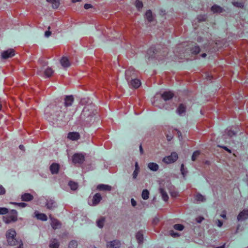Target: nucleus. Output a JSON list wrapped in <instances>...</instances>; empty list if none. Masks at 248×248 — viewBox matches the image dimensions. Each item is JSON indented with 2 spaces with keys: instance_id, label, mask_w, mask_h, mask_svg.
<instances>
[{
  "instance_id": "c03bdc74",
  "label": "nucleus",
  "mask_w": 248,
  "mask_h": 248,
  "mask_svg": "<svg viewBox=\"0 0 248 248\" xmlns=\"http://www.w3.org/2000/svg\"><path fill=\"white\" fill-rule=\"evenodd\" d=\"M200 155V152L199 151H195L192 155V161H195L197 157Z\"/></svg>"
},
{
  "instance_id": "680f3d73",
  "label": "nucleus",
  "mask_w": 248,
  "mask_h": 248,
  "mask_svg": "<svg viewBox=\"0 0 248 248\" xmlns=\"http://www.w3.org/2000/svg\"><path fill=\"white\" fill-rule=\"evenodd\" d=\"M140 152L141 155H142L143 154V150L141 144L140 146Z\"/></svg>"
},
{
  "instance_id": "0e129e2a",
  "label": "nucleus",
  "mask_w": 248,
  "mask_h": 248,
  "mask_svg": "<svg viewBox=\"0 0 248 248\" xmlns=\"http://www.w3.org/2000/svg\"><path fill=\"white\" fill-rule=\"evenodd\" d=\"M167 138L168 140L170 141L172 139V136L171 135H170V136L167 135Z\"/></svg>"
},
{
  "instance_id": "13d9d810",
  "label": "nucleus",
  "mask_w": 248,
  "mask_h": 248,
  "mask_svg": "<svg viewBox=\"0 0 248 248\" xmlns=\"http://www.w3.org/2000/svg\"><path fill=\"white\" fill-rule=\"evenodd\" d=\"M220 216L223 218H226V212L225 211H224L220 215Z\"/></svg>"
},
{
  "instance_id": "2eb2a0df",
  "label": "nucleus",
  "mask_w": 248,
  "mask_h": 248,
  "mask_svg": "<svg viewBox=\"0 0 248 248\" xmlns=\"http://www.w3.org/2000/svg\"><path fill=\"white\" fill-rule=\"evenodd\" d=\"M49 218L51 221V225L53 229L55 230L61 226V223L58 220L52 217L51 215H49Z\"/></svg>"
},
{
  "instance_id": "69168bd1",
  "label": "nucleus",
  "mask_w": 248,
  "mask_h": 248,
  "mask_svg": "<svg viewBox=\"0 0 248 248\" xmlns=\"http://www.w3.org/2000/svg\"><path fill=\"white\" fill-rule=\"evenodd\" d=\"M225 244H224L223 245L217 247L216 248H225Z\"/></svg>"
},
{
  "instance_id": "7ed1b4c3",
  "label": "nucleus",
  "mask_w": 248,
  "mask_h": 248,
  "mask_svg": "<svg viewBox=\"0 0 248 248\" xmlns=\"http://www.w3.org/2000/svg\"><path fill=\"white\" fill-rule=\"evenodd\" d=\"M17 219V212L14 209L8 212L7 215L3 217V221L6 224L15 222Z\"/></svg>"
},
{
  "instance_id": "864d4df0",
  "label": "nucleus",
  "mask_w": 248,
  "mask_h": 248,
  "mask_svg": "<svg viewBox=\"0 0 248 248\" xmlns=\"http://www.w3.org/2000/svg\"><path fill=\"white\" fill-rule=\"evenodd\" d=\"M131 203L133 207H135L137 204V202L134 199H131Z\"/></svg>"
},
{
  "instance_id": "5701e85b",
  "label": "nucleus",
  "mask_w": 248,
  "mask_h": 248,
  "mask_svg": "<svg viewBox=\"0 0 248 248\" xmlns=\"http://www.w3.org/2000/svg\"><path fill=\"white\" fill-rule=\"evenodd\" d=\"M68 138L72 140H76L79 138V134L78 132H70L68 134Z\"/></svg>"
},
{
  "instance_id": "473e14b6",
  "label": "nucleus",
  "mask_w": 248,
  "mask_h": 248,
  "mask_svg": "<svg viewBox=\"0 0 248 248\" xmlns=\"http://www.w3.org/2000/svg\"><path fill=\"white\" fill-rule=\"evenodd\" d=\"M235 132H234L233 131L227 129L225 131V134L223 135V136L224 137V138H225L226 136H228L229 137H232V136L235 135Z\"/></svg>"
},
{
  "instance_id": "a18cd8bd",
  "label": "nucleus",
  "mask_w": 248,
  "mask_h": 248,
  "mask_svg": "<svg viewBox=\"0 0 248 248\" xmlns=\"http://www.w3.org/2000/svg\"><path fill=\"white\" fill-rule=\"evenodd\" d=\"M8 209L5 207H0V215H6L8 212Z\"/></svg>"
},
{
  "instance_id": "0eeeda50",
  "label": "nucleus",
  "mask_w": 248,
  "mask_h": 248,
  "mask_svg": "<svg viewBox=\"0 0 248 248\" xmlns=\"http://www.w3.org/2000/svg\"><path fill=\"white\" fill-rule=\"evenodd\" d=\"M102 199V198L101 194L97 193L93 196L92 200V202L89 201L88 203L91 206H95L100 202Z\"/></svg>"
},
{
  "instance_id": "603ef678",
  "label": "nucleus",
  "mask_w": 248,
  "mask_h": 248,
  "mask_svg": "<svg viewBox=\"0 0 248 248\" xmlns=\"http://www.w3.org/2000/svg\"><path fill=\"white\" fill-rule=\"evenodd\" d=\"M84 7L85 9H89L92 7V5L90 4L86 3L84 5Z\"/></svg>"
},
{
  "instance_id": "423d86ee",
  "label": "nucleus",
  "mask_w": 248,
  "mask_h": 248,
  "mask_svg": "<svg viewBox=\"0 0 248 248\" xmlns=\"http://www.w3.org/2000/svg\"><path fill=\"white\" fill-rule=\"evenodd\" d=\"M125 78L127 82H129L133 77L136 76V71L133 67H129L125 71Z\"/></svg>"
},
{
  "instance_id": "dca6fc26",
  "label": "nucleus",
  "mask_w": 248,
  "mask_h": 248,
  "mask_svg": "<svg viewBox=\"0 0 248 248\" xmlns=\"http://www.w3.org/2000/svg\"><path fill=\"white\" fill-rule=\"evenodd\" d=\"M46 206L47 209L52 210L56 207V203L53 200L51 199H47Z\"/></svg>"
},
{
  "instance_id": "c9c22d12",
  "label": "nucleus",
  "mask_w": 248,
  "mask_h": 248,
  "mask_svg": "<svg viewBox=\"0 0 248 248\" xmlns=\"http://www.w3.org/2000/svg\"><path fill=\"white\" fill-rule=\"evenodd\" d=\"M149 192L147 189L143 190L141 194L142 198L143 200H147L149 198Z\"/></svg>"
},
{
  "instance_id": "774afa93",
  "label": "nucleus",
  "mask_w": 248,
  "mask_h": 248,
  "mask_svg": "<svg viewBox=\"0 0 248 248\" xmlns=\"http://www.w3.org/2000/svg\"><path fill=\"white\" fill-rule=\"evenodd\" d=\"M81 0H72V1L73 3L76 2H79Z\"/></svg>"
},
{
  "instance_id": "de8ad7c7",
  "label": "nucleus",
  "mask_w": 248,
  "mask_h": 248,
  "mask_svg": "<svg viewBox=\"0 0 248 248\" xmlns=\"http://www.w3.org/2000/svg\"><path fill=\"white\" fill-rule=\"evenodd\" d=\"M6 190L4 187L0 185V195H3L5 194Z\"/></svg>"
},
{
  "instance_id": "cd10ccee",
  "label": "nucleus",
  "mask_w": 248,
  "mask_h": 248,
  "mask_svg": "<svg viewBox=\"0 0 248 248\" xmlns=\"http://www.w3.org/2000/svg\"><path fill=\"white\" fill-rule=\"evenodd\" d=\"M48 2L50 3L52 5V7L53 9H57L60 5L59 0H46Z\"/></svg>"
},
{
  "instance_id": "39448f33",
  "label": "nucleus",
  "mask_w": 248,
  "mask_h": 248,
  "mask_svg": "<svg viewBox=\"0 0 248 248\" xmlns=\"http://www.w3.org/2000/svg\"><path fill=\"white\" fill-rule=\"evenodd\" d=\"M84 160V155L82 153H76L72 156V161L75 164H82Z\"/></svg>"
},
{
  "instance_id": "4c0bfd02",
  "label": "nucleus",
  "mask_w": 248,
  "mask_h": 248,
  "mask_svg": "<svg viewBox=\"0 0 248 248\" xmlns=\"http://www.w3.org/2000/svg\"><path fill=\"white\" fill-rule=\"evenodd\" d=\"M191 51L192 53L194 54H197L200 51V48L198 46H193L191 48Z\"/></svg>"
},
{
  "instance_id": "72a5a7b5",
  "label": "nucleus",
  "mask_w": 248,
  "mask_h": 248,
  "mask_svg": "<svg viewBox=\"0 0 248 248\" xmlns=\"http://www.w3.org/2000/svg\"><path fill=\"white\" fill-rule=\"evenodd\" d=\"M145 17L149 22H151L153 20V17L152 16V13L151 10H149L147 11L145 13Z\"/></svg>"
},
{
  "instance_id": "393cba45",
  "label": "nucleus",
  "mask_w": 248,
  "mask_h": 248,
  "mask_svg": "<svg viewBox=\"0 0 248 248\" xmlns=\"http://www.w3.org/2000/svg\"><path fill=\"white\" fill-rule=\"evenodd\" d=\"M49 246L50 248H59L60 244L58 240L55 238L50 240Z\"/></svg>"
},
{
  "instance_id": "f8f14e48",
  "label": "nucleus",
  "mask_w": 248,
  "mask_h": 248,
  "mask_svg": "<svg viewBox=\"0 0 248 248\" xmlns=\"http://www.w3.org/2000/svg\"><path fill=\"white\" fill-rule=\"evenodd\" d=\"M248 218V210H243L237 216L238 221H243Z\"/></svg>"
},
{
  "instance_id": "37998d69",
  "label": "nucleus",
  "mask_w": 248,
  "mask_h": 248,
  "mask_svg": "<svg viewBox=\"0 0 248 248\" xmlns=\"http://www.w3.org/2000/svg\"><path fill=\"white\" fill-rule=\"evenodd\" d=\"M174 229L178 231H182L184 229V226L180 224H176L173 226Z\"/></svg>"
},
{
  "instance_id": "58836bf2",
  "label": "nucleus",
  "mask_w": 248,
  "mask_h": 248,
  "mask_svg": "<svg viewBox=\"0 0 248 248\" xmlns=\"http://www.w3.org/2000/svg\"><path fill=\"white\" fill-rule=\"evenodd\" d=\"M78 242L76 240L71 241L68 244V248H77Z\"/></svg>"
},
{
  "instance_id": "b1692460",
  "label": "nucleus",
  "mask_w": 248,
  "mask_h": 248,
  "mask_svg": "<svg viewBox=\"0 0 248 248\" xmlns=\"http://www.w3.org/2000/svg\"><path fill=\"white\" fill-rule=\"evenodd\" d=\"M97 188L99 190L110 191L111 186L108 185L100 184L97 186Z\"/></svg>"
},
{
  "instance_id": "ddd939ff",
  "label": "nucleus",
  "mask_w": 248,
  "mask_h": 248,
  "mask_svg": "<svg viewBox=\"0 0 248 248\" xmlns=\"http://www.w3.org/2000/svg\"><path fill=\"white\" fill-rule=\"evenodd\" d=\"M186 112V106L183 104H180L176 109L177 113L180 116H184Z\"/></svg>"
},
{
  "instance_id": "20e7f679",
  "label": "nucleus",
  "mask_w": 248,
  "mask_h": 248,
  "mask_svg": "<svg viewBox=\"0 0 248 248\" xmlns=\"http://www.w3.org/2000/svg\"><path fill=\"white\" fill-rule=\"evenodd\" d=\"M177 159V154L176 152H172L170 155L163 158V161L166 164H170L176 161Z\"/></svg>"
},
{
  "instance_id": "a19ab883",
  "label": "nucleus",
  "mask_w": 248,
  "mask_h": 248,
  "mask_svg": "<svg viewBox=\"0 0 248 248\" xmlns=\"http://www.w3.org/2000/svg\"><path fill=\"white\" fill-rule=\"evenodd\" d=\"M12 204L18 206L21 208H24L27 206V204L25 202H11Z\"/></svg>"
},
{
  "instance_id": "e433bc0d",
  "label": "nucleus",
  "mask_w": 248,
  "mask_h": 248,
  "mask_svg": "<svg viewBox=\"0 0 248 248\" xmlns=\"http://www.w3.org/2000/svg\"><path fill=\"white\" fill-rule=\"evenodd\" d=\"M195 199L198 202H204L205 198L202 194L198 193L195 196Z\"/></svg>"
},
{
  "instance_id": "f3484780",
  "label": "nucleus",
  "mask_w": 248,
  "mask_h": 248,
  "mask_svg": "<svg viewBox=\"0 0 248 248\" xmlns=\"http://www.w3.org/2000/svg\"><path fill=\"white\" fill-rule=\"evenodd\" d=\"M60 169V165L58 163H53L50 166V170L52 174H57Z\"/></svg>"
},
{
  "instance_id": "ea45409f",
  "label": "nucleus",
  "mask_w": 248,
  "mask_h": 248,
  "mask_svg": "<svg viewBox=\"0 0 248 248\" xmlns=\"http://www.w3.org/2000/svg\"><path fill=\"white\" fill-rule=\"evenodd\" d=\"M232 5L237 8H243L244 4L243 2L234 1L232 2Z\"/></svg>"
},
{
  "instance_id": "9d476101",
  "label": "nucleus",
  "mask_w": 248,
  "mask_h": 248,
  "mask_svg": "<svg viewBox=\"0 0 248 248\" xmlns=\"http://www.w3.org/2000/svg\"><path fill=\"white\" fill-rule=\"evenodd\" d=\"M128 82L130 87L135 89L139 88L141 85L140 81L137 78H132Z\"/></svg>"
},
{
  "instance_id": "8fccbe9b",
  "label": "nucleus",
  "mask_w": 248,
  "mask_h": 248,
  "mask_svg": "<svg viewBox=\"0 0 248 248\" xmlns=\"http://www.w3.org/2000/svg\"><path fill=\"white\" fill-rule=\"evenodd\" d=\"M170 234L171 236L174 237H177L179 235L178 233L174 232L173 231H171L170 232Z\"/></svg>"
},
{
  "instance_id": "052dcab7",
  "label": "nucleus",
  "mask_w": 248,
  "mask_h": 248,
  "mask_svg": "<svg viewBox=\"0 0 248 248\" xmlns=\"http://www.w3.org/2000/svg\"><path fill=\"white\" fill-rule=\"evenodd\" d=\"M203 219V217H199V218H197V221L198 223H201Z\"/></svg>"
},
{
  "instance_id": "6e6552de",
  "label": "nucleus",
  "mask_w": 248,
  "mask_h": 248,
  "mask_svg": "<svg viewBox=\"0 0 248 248\" xmlns=\"http://www.w3.org/2000/svg\"><path fill=\"white\" fill-rule=\"evenodd\" d=\"M121 246V243L118 240H114L107 243V248H120Z\"/></svg>"
},
{
  "instance_id": "6e6d98bb",
  "label": "nucleus",
  "mask_w": 248,
  "mask_h": 248,
  "mask_svg": "<svg viewBox=\"0 0 248 248\" xmlns=\"http://www.w3.org/2000/svg\"><path fill=\"white\" fill-rule=\"evenodd\" d=\"M51 34V32L48 31H45V36L46 37H49Z\"/></svg>"
},
{
  "instance_id": "5fc2aeb1",
  "label": "nucleus",
  "mask_w": 248,
  "mask_h": 248,
  "mask_svg": "<svg viewBox=\"0 0 248 248\" xmlns=\"http://www.w3.org/2000/svg\"><path fill=\"white\" fill-rule=\"evenodd\" d=\"M19 244V246L17 248H23V244L21 240L18 241V243L17 244Z\"/></svg>"
},
{
  "instance_id": "a211bd4d",
  "label": "nucleus",
  "mask_w": 248,
  "mask_h": 248,
  "mask_svg": "<svg viewBox=\"0 0 248 248\" xmlns=\"http://www.w3.org/2000/svg\"><path fill=\"white\" fill-rule=\"evenodd\" d=\"M174 96V94L170 91L164 92L161 95L162 98L165 101L169 100Z\"/></svg>"
},
{
  "instance_id": "f704fd0d",
  "label": "nucleus",
  "mask_w": 248,
  "mask_h": 248,
  "mask_svg": "<svg viewBox=\"0 0 248 248\" xmlns=\"http://www.w3.org/2000/svg\"><path fill=\"white\" fill-rule=\"evenodd\" d=\"M68 186H70L72 190H75L78 188V183L70 181L68 183Z\"/></svg>"
},
{
  "instance_id": "4468645a",
  "label": "nucleus",
  "mask_w": 248,
  "mask_h": 248,
  "mask_svg": "<svg viewBox=\"0 0 248 248\" xmlns=\"http://www.w3.org/2000/svg\"><path fill=\"white\" fill-rule=\"evenodd\" d=\"M156 52L157 51L155 46H152L147 50V55L148 56L149 58H157V57L156 56Z\"/></svg>"
},
{
  "instance_id": "6ab92c4d",
  "label": "nucleus",
  "mask_w": 248,
  "mask_h": 248,
  "mask_svg": "<svg viewBox=\"0 0 248 248\" xmlns=\"http://www.w3.org/2000/svg\"><path fill=\"white\" fill-rule=\"evenodd\" d=\"M21 199L24 202H30L33 199V196L28 193H25L21 196Z\"/></svg>"
},
{
  "instance_id": "4d7b16f0",
  "label": "nucleus",
  "mask_w": 248,
  "mask_h": 248,
  "mask_svg": "<svg viewBox=\"0 0 248 248\" xmlns=\"http://www.w3.org/2000/svg\"><path fill=\"white\" fill-rule=\"evenodd\" d=\"M170 195L172 197H176L177 196L178 194L176 192L174 191V192H171Z\"/></svg>"
},
{
  "instance_id": "1a4fd4ad",
  "label": "nucleus",
  "mask_w": 248,
  "mask_h": 248,
  "mask_svg": "<svg viewBox=\"0 0 248 248\" xmlns=\"http://www.w3.org/2000/svg\"><path fill=\"white\" fill-rule=\"evenodd\" d=\"M15 55V51L13 49H9L4 51L1 53V57L3 59H6L12 57Z\"/></svg>"
},
{
  "instance_id": "3c124183",
  "label": "nucleus",
  "mask_w": 248,
  "mask_h": 248,
  "mask_svg": "<svg viewBox=\"0 0 248 248\" xmlns=\"http://www.w3.org/2000/svg\"><path fill=\"white\" fill-rule=\"evenodd\" d=\"M217 226L219 227H221L223 225V222L221 220L218 219L217 222Z\"/></svg>"
},
{
  "instance_id": "79ce46f5",
  "label": "nucleus",
  "mask_w": 248,
  "mask_h": 248,
  "mask_svg": "<svg viewBox=\"0 0 248 248\" xmlns=\"http://www.w3.org/2000/svg\"><path fill=\"white\" fill-rule=\"evenodd\" d=\"M135 6L137 9L140 10L143 7L142 2L139 0H137L135 2Z\"/></svg>"
},
{
  "instance_id": "aec40b11",
  "label": "nucleus",
  "mask_w": 248,
  "mask_h": 248,
  "mask_svg": "<svg viewBox=\"0 0 248 248\" xmlns=\"http://www.w3.org/2000/svg\"><path fill=\"white\" fill-rule=\"evenodd\" d=\"M34 214L38 219L42 221H46L47 220V217L45 214L39 213L38 211H36L34 212Z\"/></svg>"
},
{
  "instance_id": "e2e57ef3",
  "label": "nucleus",
  "mask_w": 248,
  "mask_h": 248,
  "mask_svg": "<svg viewBox=\"0 0 248 248\" xmlns=\"http://www.w3.org/2000/svg\"><path fill=\"white\" fill-rule=\"evenodd\" d=\"M222 148L224 149L226 151H227V152H228L229 153H231V150H230L229 149H228L227 147L226 146H221Z\"/></svg>"
},
{
  "instance_id": "bb28decb",
  "label": "nucleus",
  "mask_w": 248,
  "mask_h": 248,
  "mask_svg": "<svg viewBox=\"0 0 248 248\" xmlns=\"http://www.w3.org/2000/svg\"><path fill=\"white\" fill-rule=\"evenodd\" d=\"M136 239L139 244H141L143 242V234L142 231H139L136 235Z\"/></svg>"
},
{
  "instance_id": "f03ea898",
  "label": "nucleus",
  "mask_w": 248,
  "mask_h": 248,
  "mask_svg": "<svg viewBox=\"0 0 248 248\" xmlns=\"http://www.w3.org/2000/svg\"><path fill=\"white\" fill-rule=\"evenodd\" d=\"M16 233L13 229L8 230L6 233V237L7 242L11 246H15L17 245L18 240L15 238Z\"/></svg>"
},
{
  "instance_id": "9b49d317",
  "label": "nucleus",
  "mask_w": 248,
  "mask_h": 248,
  "mask_svg": "<svg viewBox=\"0 0 248 248\" xmlns=\"http://www.w3.org/2000/svg\"><path fill=\"white\" fill-rule=\"evenodd\" d=\"M74 102V98L72 95H67L64 98V106L65 108L71 106Z\"/></svg>"
},
{
  "instance_id": "f257e3e1",
  "label": "nucleus",
  "mask_w": 248,
  "mask_h": 248,
  "mask_svg": "<svg viewBox=\"0 0 248 248\" xmlns=\"http://www.w3.org/2000/svg\"><path fill=\"white\" fill-rule=\"evenodd\" d=\"M94 115V108L91 105H87L85 106L82 111L79 117V123L83 125L89 126L93 121Z\"/></svg>"
},
{
  "instance_id": "a878e982",
  "label": "nucleus",
  "mask_w": 248,
  "mask_h": 248,
  "mask_svg": "<svg viewBox=\"0 0 248 248\" xmlns=\"http://www.w3.org/2000/svg\"><path fill=\"white\" fill-rule=\"evenodd\" d=\"M148 168L152 171H156L159 169V166L156 163L150 162L148 164Z\"/></svg>"
},
{
  "instance_id": "bf43d9fd",
  "label": "nucleus",
  "mask_w": 248,
  "mask_h": 248,
  "mask_svg": "<svg viewBox=\"0 0 248 248\" xmlns=\"http://www.w3.org/2000/svg\"><path fill=\"white\" fill-rule=\"evenodd\" d=\"M177 133H178V138H179V140H182V134H181V132L179 131H178Z\"/></svg>"
},
{
  "instance_id": "c756f323",
  "label": "nucleus",
  "mask_w": 248,
  "mask_h": 248,
  "mask_svg": "<svg viewBox=\"0 0 248 248\" xmlns=\"http://www.w3.org/2000/svg\"><path fill=\"white\" fill-rule=\"evenodd\" d=\"M105 221V218L104 217L100 218L96 221L97 226L100 228H102L104 226Z\"/></svg>"
},
{
  "instance_id": "c85d7f7f",
  "label": "nucleus",
  "mask_w": 248,
  "mask_h": 248,
  "mask_svg": "<svg viewBox=\"0 0 248 248\" xmlns=\"http://www.w3.org/2000/svg\"><path fill=\"white\" fill-rule=\"evenodd\" d=\"M160 193L161 195L162 199L165 201H168L169 199V196L167 192L163 188H160Z\"/></svg>"
},
{
  "instance_id": "7c9ffc66",
  "label": "nucleus",
  "mask_w": 248,
  "mask_h": 248,
  "mask_svg": "<svg viewBox=\"0 0 248 248\" xmlns=\"http://www.w3.org/2000/svg\"><path fill=\"white\" fill-rule=\"evenodd\" d=\"M53 73L54 71L50 67H47L44 72L45 75L47 78H49L50 77H51L53 74Z\"/></svg>"
},
{
  "instance_id": "338daca9",
  "label": "nucleus",
  "mask_w": 248,
  "mask_h": 248,
  "mask_svg": "<svg viewBox=\"0 0 248 248\" xmlns=\"http://www.w3.org/2000/svg\"><path fill=\"white\" fill-rule=\"evenodd\" d=\"M19 147L20 149H21V150H23L24 148V147L23 145H20Z\"/></svg>"
},
{
  "instance_id": "2f4dec72",
  "label": "nucleus",
  "mask_w": 248,
  "mask_h": 248,
  "mask_svg": "<svg viewBox=\"0 0 248 248\" xmlns=\"http://www.w3.org/2000/svg\"><path fill=\"white\" fill-rule=\"evenodd\" d=\"M135 169L133 173V178L136 179L138 175L139 172L140 171V168L138 165V162H136L135 163Z\"/></svg>"
},
{
  "instance_id": "09e8293b",
  "label": "nucleus",
  "mask_w": 248,
  "mask_h": 248,
  "mask_svg": "<svg viewBox=\"0 0 248 248\" xmlns=\"http://www.w3.org/2000/svg\"><path fill=\"white\" fill-rule=\"evenodd\" d=\"M206 16L205 15L200 16H198V19L200 21H203L206 20Z\"/></svg>"
},
{
  "instance_id": "412c9836",
  "label": "nucleus",
  "mask_w": 248,
  "mask_h": 248,
  "mask_svg": "<svg viewBox=\"0 0 248 248\" xmlns=\"http://www.w3.org/2000/svg\"><path fill=\"white\" fill-rule=\"evenodd\" d=\"M211 10L214 13H221L224 11V9L221 7L216 4L212 6Z\"/></svg>"
},
{
  "instance_id": "4be33fe9",
  "label": "nucleus",
  "mask_w": 248,
  "mask_h": 248,
  "mask_svg": "<svg viewBox=\"0 0 248 248\" xmlns=\"http://www.w3.org/2000/svg\"><path fill=\"white\" fill-rule=\"evenodd\" d=\"M60 62L62 66L65 68L68 67L70 65V63L69 61V60L67 59V58L65 57H63L61 59Z\"/></svg>"
},
{
  "instance_id": "49530a36",
  "label": "nucleus",
  "mask_w": 248,
  "mask_h": 248,
  "mask_svg": "<svg viewBox=\"0 0 248 248\" xmlns=\"http://www.w3.org/2000/svg\"><path fill=\"white\" fill-rule=\"evenodd\" d=\"M181 173L183 175V177L185 178L186 174L187 171L184 168V165L183 164H182L181 166Z\"/></svg>"
}]
</instances>
